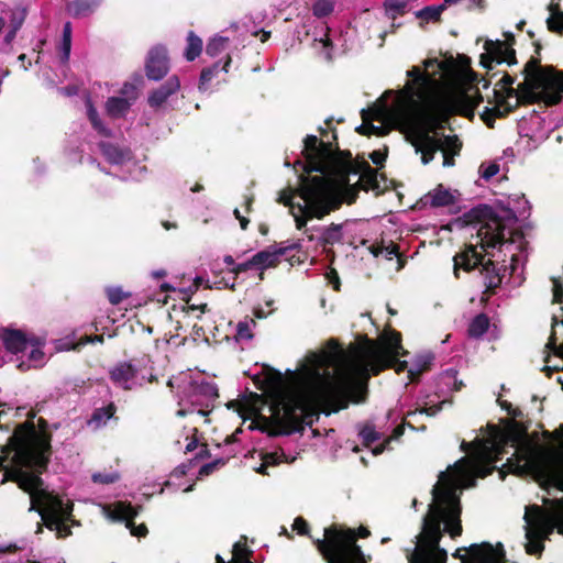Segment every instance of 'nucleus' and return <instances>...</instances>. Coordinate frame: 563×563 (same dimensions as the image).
<instances>
[{"label": "nucleus", "instance_id": "nucleus-1", "mask_svg": "<svg viewBox=\"0 0 563 563\" xmlns=\"http://www.w3.org/2000/svg\"><path fill=\"white\" fill-rule=\"evenodd\" d=\"M407 77L410 81L405 85L401 93L415 107V115L406 141L420 154L421 163L428 165L442 147L437 131L443 129V124L455 113L473 115L484 99L477 89L475 97L467 92H462L456 99L443 96L441 84L434 75L424 74L417 67L407 70Z\"/></svg>", "mask_w": 563, "mask_h": 563}, {"label": "nucleus", "instance_id": "nucleus-2", "mask_svg": "<svg viewBox=\"0 0 563 563\" xmlns=\"http://www.w3.org/2000/svg\"><path fill=\"white\" fill-rule=\"evenodd\" d=\"M367 389L352 375H321L316 371L311 377L283 394L280 402L273 407V418L279 430L275 435L302 432L305 426L318 421L320 412L325 416L346 409L351 402H364Z\"/></svg>", "mask_w": 563, "mask_h": 563}, {"label": "nucleus", "instance_id": "nucleus-3", "mask_svg": "<svg viewBox=\"0 0 563 563\" xmlns=\"http://www.w3.org/2000/svg\"><path fill=\"white\" fill-rule=\"evenodd\" d=\"M331 144L309 134L303 140L302 155L305 163L296 164L302 167L303 174L298 177L297 194L302 203H297L292 217L296 228H306L309 220H321L339 210L343 199L335 184L324 174L328 169L327 159L331 155Z\"/></svg>", "mask_w": 563, "mask_h": 563}, {"label": "nucleus", "instance_id": "nucleus-4", "mask_svg": "<svg viewBox=\"0 0 563 563\" xmlns=\"http://www.w3.org/2000/svg\"><path fill=\"white\" fill-rule=\"evenodd\" d=\"M431 493L433 499L422 518L416 547L407 554L409 563H446L448 552L440 547L443 533L455 539L463 532L461 500L446 472L440 473Z\"/></svg>", "mask_w": 563, "mask_h": 563}, {"label": "nucleus", "instance_id": "nucleus-5", "mask_svg": "<svg viewBox=\"0 0 563 563\" xmlns=\"http://www.w3.org/2000/svg\"><path fill=\"white\" fill-rule=\"evenodd\" d=\"M369 534L368 528L363 526L351 529L332 525L324 529V538L317 540L316 545L327 563H367L369 558L365 556L356 541Z\"/></svg>", "mask_w": 563, "mask_h": 563}, {"label": "nucleus", "instance_id": "nucleus-6", "mask_svg": "<svg viewBox=\"0 0 563 563\" xmlns=\"http://www.w3.org/2000/svg\"><path fill=\"white\" fill-rule=\"evenodd\" d=\"M13 451L14 464L27 470L23 472L18 486L24 493L30 494L32 504L33 496L35 497L41 490H45L43 488L44 481L41 475L48 468L53 449L48 445L47 439H45L35 446L29 445Z\"/></svg>", "mask_w": 563, "mask_h": 563}, {"label": "nucleus", "instance_id": "nucleus-7", "mask_svg": "<svg viewBox=\"0 0 563 563\" xmlns=\"http://www.w3.org/2000/svg\"><path fill=\"white\" fill-rule=\"evenodd\" d=\"M541 60L540 57L529 58L521 74L539 98L538 103L559 104L563 99V70L552 65L542 66Z\"/></svg>", "mask_w": 563, "mask_h": 563}, {"label": "nucleus", "instance_id": "nucleus-8", "mask_svg": "<svg viewBox=\"0 0 563 563\" xmlns=\"http://www.w3.org/2000/svg\"><path fill=\"white\" fill-rule=\"evenodd\" d=\"M477 251V245L467 244L456 253L453 257V273L455 278H460V271L472 272L477 268L479 265L481 274L484 277L485 291L484 294L492 296L496 294L497 288L500 287L503 282V275L500 274V268L497 267V264L487 260L484 262L485 254Z\"/></svg>", "mask_w": 563, "mask_h": 563}, {"label": "nucleus", "instance_id": "nucleus-9", "mask_svg": "<svg viewBox=\"0 0 563 563\" xmlns=\"http://www.w3.org/2000/svg\"><path fill=\"white\" fill-rule=\"evenodd\" d=\"M362 341V343L350 345L352 369L354 364H358V362H376L390 355L408 354L401 344V333L396 330L384 332L377 340L364 335Z\"/></svg>", "mask_w": 563, "mask_h": 563}, {"label": "nucleus", "instance_id": "nucleus-10", "mask_svg": "<svg viewBox=\"0 0 563 563\" xmlns=\"http://www.w3.org/2000/svg\"><path fill=\"white\" fill-rule=\"evenodd\" d=\"M462 219L467 225L481 224L477 230V238L483 251L507 242L505 223L490 206L478 205L465 212Z\"/></svg>", "mask_w": 563, "mask_h": 563}, {"label": "nucleus", "instance_id": "nucleus-11", "mask_svg": "<svg viewBox=\"0 0 563 563\" xmlns=\"http://www.w3.org/2000/svg\"><path fill=\"white\" fill-rule=\"evenodd\" d=\"M331 155L327 159L328 169L324 174L335 184L340 191L343 203L352 205L358 197V191L362 190L357 184H349L350 174H358V170L354 168L351 153L349 151L341 152L338 143L333 145L331 142Z\"/></svg>", "mask_w": 563, "mask_h": 563}, {"label": "nucleus", "instance_id": "nucleus-12", "mask_svg": "<svg viewBox=\"0 0 563 563\" xmlns=\"http://www.w3.org/2000/svg\"><path fill=\"white\" fill-rule=\"evenodd\" d=\"M523 519L527 522L526 552L529 555L541 556L544 550V539L553 531L552 518L541 506L532 505L526 508Z\"/></svg>", "mask_w": 563, "mask_h": 563}, {"label": "nucleus", "instance_id": "nucleus-13", "mask_svg": "<svg viewBox=\"0 0 563 563\" xmlns=\"http://www.w3.org/2000/svg\"><path fill=\"white\" fill-rule=\"evenodd\" d=\"M35 413L30 411L27 420L18 424L14 432L9 438L8 448L11 450H20L24 446H35L47 439L48 445L52 446V433L47 430L48 423L44 418L38 419V430H36L33 419Z\"/></svg>", "mask_w": 563, "mask_h": 563}, {"label": "nucleus", "instance_id": "nucleus-14", "mask_svg": "<svg viewBox=\"0 0 563 563\" xmlns=\"http://www.w3.org/2000/svg\"><path fill=\"white\" fill-rule=\"evenodd\" d=\"M453 558L461 563H506V551L503 543L493 545L489 542L473 543L455 550Z\"/></svg>", "mask_w": 563, "mask_h": 563}, {"label": "nucleus", "instance_id": "nucleus-15", "mask_svg": "<svg viewBox=\"0 0 563 563\" xmlns=\"http://www.w3.org/2000/svg\"><path fill=\"white\" fill-rule=\"evenodd\" d=\"M29 511H36L43 522L45 519L54 517H73V504H65L64 500L58 496L48 490H41L37 496H33V503L30 505Z\"/></svg>", "mask_w": 563, "mask_h": 563}, {"label": "nucleus", "instance_id": "nucleus-16", "mask_svg": "<svg viewBox=\"0 0 563 563\" xmlns=\"http://www.w3.org/2000/svg\"><path fill=\"white\" fill-rule=\"evenodd\" d=\"M399 356L400 355H390L376 362H358V364H354L352 372L354 375L363 379V382L358 383L363 384L367 388L366 382L372 375L377 376L385 369L389 368H394L398 374L406 371L408 363L407 361H400Z\"/></svg>", "mask_w": 563, "mask_h": 563}, {"label": "nucleus", "instance_id": "nucleus-17", "mask_svg": "<svg viewBox=\"0 0 563 563\" xmlns=\"http://www.w3.org/2000/svg\"><path fill=\"white\" fill-rule=\"evenodd\" d=\"M505 42L500 40H487L484 44L485 53L481 55L479 64L487 70L494 68V64L500 65L506 63L508 66L518 63L516 49L506 47Z\"/></svg>", "mask_w": 563, "mask_h": 563}, {"label": "nucleus", "instance_id": "nucleus-18", "mask_svg": "<svg viewBox=\"0 0 563 563\" xmlns=\"http://www.w3.org/2000/svg\"><path fill=\"white\" fill-rule=\"evenodd\" d=\"M137 515V509L128 501H117L109 514L112 520L124 521L132 536L141 538L145 537L148 530L145 523L135 525L134 519Z\"/></svg>", "mask_w": 563, "mask_h": 563}, {"label": "nucleus", "instance_id": "nucleus-19", "mask_svg": "<svg viewBox=\"0 0 563 563\" xmlns=\"http://www.w3.org/2000/svg\"><path fill=\"white\" fill-rule=\"evenodd\" d=\"M169 71V59L164 46L153 47L146 57L145 74L150 80L158 81Z\"/></svg>", "mask_w": 563, "mask_h": 563}, {"label": "nucleus", "instance_id": "nucleus-20", "mask_svg": "<svg viewBox=\"0 0 563 563\" xmlns=\"http://www.w3.org/2000/svg\"><path fill=\"white\" fill-rule=\"evenodd\" d=\"M299 244L291 243L286 246H279L277 244L269 245L263 251L254 254L257 269L264 271L266 268H273L279 265L280 257L287 256L291 251L297 250Z\"/></svg>", "mask_w": 563, "mask_h": 563}, {"label": "nucleus", "instance_id": "nucleus-21", "mask_svg": "<svg viewBox=\"0 0 563 563\" xmlns=\"http://www.w3.org/2000/svg\"><path fill=\"white\" fill-rule=\"evenodd\" d=\"M137 373L139 368L132 361H121L110 368L109 378L115 386L131 390Z\"/></svg>", "mask_w": 563, "mask_h": 563}, {"label": "nucleus", "instance_id": "nucleus-22", "mask_svg": "<svg viewBox=\"0 0 563 563\" xmlns=\"http://www.w3.org/2000/svg\"><path fill=\"white\" fill-rule=\"evenodd\" d=\"M0 339L3 346L10 353L18 354L23 352L29 344L37 345V338H27L22 330L3 328L0 330Z\"/></svg>", "mask_w": 563, "mask_h": 563}, {"label": "nucleus", "instance_id": "nucleus-23", "mask_svg": "<svg viewBox=\"0 0 563 563\" xmlns=\"http://www.w3.org/2000/svg\"><path fill=\"white\" fill-rule=\"evenodd\" d=\"M456 62L459 63L456 81L464 82L470 87L467 89L462 90L459 95L451 97L456 99L461 96L462 92H467L470 96L475 97L476 89H479L477 87H473V84L478 81V75L471 67V58L464 54H459L456 57ZM479 95L482 96V93Z\"/></svg>", "mask_w": 563, "mask_h": 563}, {"label": "nucleus", "instance_id": "nucleus-24", "mask_svg": "<svg viewBox=\"0 0 563 563\" xmlns=\"http://www.w3.org/2000/svg\"><path fill=\"white\" fill-rule=\"evenodd\" d=\"M423 68L416 66L419 68L422 73L434 75V77L441 81L437 75L438 73H429L428 69L437 66L439 70H441L449 79L456 81L457 70H459V63L456 62V58H454L452 55L446 56L443 60H439L438 58H427L422 62ZM412 66L411 68H413ZM442 85V82H440ZM441 93L443 96H448L441 90Z\"/></svg>", "mask_w": 563, "mask_h": 563}, {"label": "nucleus", "instance_id": "nucleus-25", "mask_svg": "<svg viewBox=\"0 0 563 563\" xmlns=\"http://www.w3.org/2000/svg\"><path fill=\"white\" fill-rule=\"evenodd\" d=\"M180 89V81L176 75L170 76L163 85L154 89L147 98V103L153 109L161 108L167 99Z\"/></svg>", "mask_w": 563, "mask_h": 563}, {"label": "nucleus", "instance_id": "nucleus-26", "mask_svg": "<svg viewBox=\"0 0 563 563\" xmlns=\"http://www.w3.org/2000/svg\"><path fill=\"white\" fill-rule=\"evenodd\" d=\"M354 168L358 170V174H361L360 180L356 184L362 190L368 191L379 189L377 170L371 167L366 161L354 165Z\"/></svg>", "mask_w": 563, "mask_h": 563}, {"label": "nucleus", "instance_id": "nucleus-27", "mask_svg": "<svg viewBox=\"0 0 563 563\" xmlns=\"http://www.w3.org/2000/svg\"><path fill=\"white\" fill-rule=\"evenodd\" d=\"M232 63V58L230 55H227L223 65L221 66L220 62H216L213 65L209 67H205L200 73L199 78V89L207 90L209 82L218 76V74L222 70L224 73L229 71L230 65Z\"/></svg>", "mask_w": 563, "mask_h": 563}, {"label": "nucleus", "instance_id": "nucleus-28", "mask_svg": "<svg viewBox=\"0 0 563 563\" xmlns=\"http://www.w3.org/2000/svg\"><path fill=\"white\" fill-rule=\"evenodd\" d=\"M520 90L521 93L518 96V98H516L515 102L500 99V104H507L512 109V112H515L521 106H531L538 103L539 98L534 91L528 87V82L525 80L520 82Z\"/></svg>", "mask_w": 563, "mask_h": 563}, {"label": "nucleus", "instance_id": "nucleus-29", "mask_svg": "<svg viewBox=\"0 0 563 563\" xmlns=\"http://www.w3.org/2000/svg\"><path fill=\"white\" fill-rule=\"evenodd\" d=\"M101 0H73L67 3V12L78 19L89 15L99 5Z\"/></svg>", "mask_w": 563, "mask_h": 563}, {"label": "nucleus", "instance_id": "nucleus-30", "mask_svg": "<svg viewBox=\"0 0 563 563\" xmlns=\"http://www.w3.org/2000/svg\"><path fill=\"white\" fill-rule=\"evenodd\" d=\"M361 117H362L363 123L355 129V131L358 134L365 135V136H369V135L385 136L389 133L388 128L382 126V125L377 126L371 122L369 110L363 109L361 111Z\"/></svg>", "mask_w": 563, "mask_h": 563}, {"label": "nucleus", "instance_id": "nucleus-31", "mask_svg": "<svg viewBox=\"0 0 563 563\" xmlns=\"http://www.w3.org/2000/svg\"><path fill=\"white\" fill-rule=\"evenodd\" d=\"M117 406L114 402H109L106 407L96 408L89 419L88 423L93 424L96 428L102 427L107 423L108 420L114 419L118 421V417H115Z\"/></svg>", "mask_w": 563, "mask_h": 563}, {"label": "nucleus", "instance_id": "nucleus-32", "mask_svg": "<svg viewBox=\"0 0 563 563\" xmlns=\"http://www.w3.org/2000/svg\"><path fill=\"white\" fill-rule=\"evenodd\" d=\"M490 320L486 313H478L468 324L467 334L472 339L482 338L489 329Z\"/></svg>", "mask_w": 563, "mask_h": 563}, {"label": "nucleus", "instance_id": "nucleus-33", "mask_svg": "<svg viewBox=\"0 0 563 563\" xmlns=\"http://www.w3.org/2000/svg\"><path fill=\"white\" fill-rule=\"evenodd\" d=\"M443 5H427L415 12L417 19H419L420 26H423L424 23H441L442 22V13Z\"/></svg>", "mask_w": 563, "mask_h": 563}, {"label": "nucleus", "instance_id": "nucleus-34", "mask_svg": "<svg viewBox=\"0 0 563 563\" xmlns=\"http://www.w3.org/2000/svg\"><path fill=\"white\" fill-rule=\"evenodd\" d=\"M131 101L122 97H110L106 102V109L110 117L120 118L131 108Z\"/></svg>", "mask_w": 563, "mask_h": 563}, {"label": "nucleus", "instance_id": "nucleus-35", "mask_svg": "<svg viewBox=\"0 0 563 563\" xmlns=\"http://www.w3.org/2000/svg\"><path fill=\"white\" fill-rule=\"evenodd\" d=\"M102 155L110 164L119 165L126 159V153L118 145L108 142L99 144Z\"/></svg>", "mask_w": 563, "mask_h": 563}, {"label": "nucleus", "instance_id": "nucleus-36", "mask_svg": "<svg viewBox=\"0 0 563 563\" xmlns=\"http://www.w3.org/2000/svg\"><path fill=\"white\" fill-rule=\"evenodd\" d=\"M69 520L71 518L54 517L48 520L45 519L44 525L48 530L55 531L58 539H65L71 536V529L67 523Z\"/></svg>", "mask_w": 563, "mask_h": 563}, {"label": "nucleus", "instance_id": "nucleus-37", "mask_svg": "<svg viewBox=\"0 0 563 563\" xmlns=\"http://www.w3.org/2000/svg\"><path fill=\"white\" fill-rule=\"evenodd\" d=\"M412 0H385L384 9L388 19L395 21L407 12V7Z\"/></svg>", "mask_w": 563, "mask_h": 563}, {"label": "nucleus", "instance_id": "nucleus-38", "mask_svg": "<svg viewBox=\"0 0 563 563\" xmlns=\"http://www.w3.org/2000/svg\"><path fill=\"white\" fill-rule=\"evenodd\" d=\"M342 240V224L331 223L322 230L319 243L322 246L333 245Z\"/></svg>", "mask_w": 563, "mask_h": 563}, {"label": "nucleus", "instance_id": "nucleus-39", "mask_svg": "<svg viewBox=\"0 0 563 563\" xmlns=\"http://www.w3.org/2000/svg\"><path fill=\"white\" fill-rule=\"evenodd\" d=\"M202 52V40L195 34L194 31H189L187 35V47L184 56L188 62L195 60Z\"/></svg>", "mask_w": 563, "mask_h": 563}, {"label": "nucleus", "instance_id": "nucleus-40", "mask_svg": "<svg viewBox=\"0 0 563 563\" xmlns=\"http://www.w3.org/2000/svg\"><path fill=\"white\" fill-rule=\"evenodd\" d=\"M430 198L432 207H446L454 203L453 195L441 184L430 194Z\"/></svg>", "mask_w": 563, "mask_h": 563}, {"label": "nucleus", "instance_id": "nucleus-41", "mask_svg": "<svg viewBox=\"0 0 563 563\" xmlns=\"http://www.w3.org/2000/svg\"><path fill=\"white\" fill-rule=\"evenodd\" d=\"M441 140L442 147L439 151L446 152L448 154H453L455 156L461 154L463 143L456 134L443 135Z\"/></svg>", "mask_w": 563, "mask_h": 563}, {"label": "nucleus", "instance_id": "nucleus-42", "mask_svg": "<svg viewBox=\"0 0 563 563\" xmlns=\"http://www.w3.org/2000/svg\"><path fill=\"white\" fill-rule=\"evenodd\" d=\"M233 558L231 560V563H253L251 561V556L253 554V551L247 548L246 544L236 542L233 545Z\"/></svg>", "mask_w": 563, "mask_h": 563}, {"label": "nucleus", "instance_id": "nucleus-43", "mask_svg": "<svg viewBox=\"0 0 563 563\" xmlns=\"http://www.w3.org/2000/svg\"><path fill=\"white\" fill-rule=\"evenodd\" d=\"M358 435L362 439L363 445L366 448H369L374 442L380 439V433L377 432L374 426L369 423L364 424L360 429Z\"/></svg>", "mask_w": 563, "mask_h": 563}, {"label": "nucleus", "instance_id": "nucleus-44", "mask_svg": "<svg viewBox=\"0 0 563 563\" xmlns=\"http://www.w3.org/2000/svg\"><path fill=\"white\" fill-rule=\"evenodd\" d=\"M229 43L228 37L219 36L210 40L206 46V53L210 57H216L222 53Z\"/></svg>", "mask_w": 563, "mask_h": 563}, {"label": "nucleus", "instance_id": "nucleus-45", "mask_svg": "<svg viewBox=\"0 0 563 563\" xmlns=\"http://www.w3.org/2000/svg\"><path fill=\"white\" fill-rule=\"evenodd\" d=\"M71 47V24L70 22H66L63 29V45H62V63H67L70 55Z\"/></svg>", "mask_w": 563, "mask_h": 563}, {"label": "nucleus", "instance_id": "nucleus-46", "mask_svg": "<svg viewBox=\"0 0 563 563\" xmlns=\"http://www.w3.org/2000/svg\"><path fill=\"white\" fill-rule=\"evenodd\" d=\"M335 0H317L312 5L313 15L317 18H325L334 10Z\"/></svg>", "mask_w": 563, "mask_h": 563}, {"label": "nucleus", "instance_id": "nucleus-47", "mask_svg": "<svg viewBox=\"0 0 563 563\" xmlns=\"http://www.w3.org/2000/svg\"><path fill=\"white\" fill-rule=\"evenodd\" d=\"M404 432H405L404 424L397 426L393 430V434L389 438L385 439L380 444H378L372 449V453L374 455H380L389 446L391 440L399 439L404 434Z\"/></svg>", "mask_w": 563, "mask_h": 563}, {"label": "nucleus", "instance_id": "nucleus-48", "mask_svg": "<svg viewBox=\"0 0 563 563\" xmlns=\"http://www.w3.org/2000/svg\"><path fill=\"white\" fill-rule=\"evenodd\" d=\"M295 196H298L297 188L289 189V190H283V191H280L277 201L279 203L284 205L285 207H288L290 213H294V210L297 209V203H298V202H294Z\"/></svg>", "mask_w": 563, "mask_h": 563}, {"label": "nucleus", "instance_id": "nucleus-49", "mask_svg": "<svg viewBox=\"0 0 563 563\" xmlns=\"http://www.w3.org/2000/svg\"><path fill=\"white\" fill-rule=\"evenodd\" d=\"M129 296L130 294L124 292L121 287H109L107 289L108 300L113 306L121 303Z\"/></svg>", "mask_w": 563, "mask_h": 563}, {"label": "nucleus", "instance_id": "nucleus-50", "mask_svg": "<svg viewBox=\"0 0 563 563\" xmlns=\"http://www.w3.org/2000/svg\"><path fill=\"white\" fill-rule=\"evenodd\" d=\"M228 461H229V457H227V459H224V457L216 459L214 461L202 465L200 467V470H199V475L200 476H209L216 470L224 466L228 463Z\"/></svg>", "mask_w": 563, "mask_h": 563}, {"label": "nucleus", "instance_id": "nucleus-51", "mask_svg": "<svg viewBox=\"0 0 563 563\" xmlns=\"http://www.w3.org/2000/svg\"><path fill=\"white\" fill-rule=\"evenodd\" d=\"M548 481L552 486L563 492V466L550 470Z\"/></svg>", "mask_w": 563, "mask_h": 563}, {"label": "nucleus", "instance_id": "nucleus-52", "mask_svg": "<svg viewBox=\"0 0 563 563\" xmlns=\"http://www.w3.org/2000/svg\"><path fill=\"white\" fill-rule=\"evenodd\" d=\"M88 118L95 130H97L99 133L106 136L109 135V132L102 124L97 110L92 106H90V108L88 109Z\"/></svg>", "mask_w": 563, "mask_h": 563}, {"label": "nucleus", "instance_id": "nucleus-53", "mask_svg": "<svg viewBox=\"0 0 563 563\" xmlns=\"http://www.w3.org/2000/svg\"><path fill=\"white\" fill-rule=\"evenodd\" d=\"M520 93H521V90H520V84H519L517 88H514L512 86L505 87L504 92H501L497 89H494V99H504V100L509 101V99H511V98H518V96H520Z\"/></svg>", "mask_w": 563, "mask_h": 563}, {"label": "nucleus", "instance_id": "nucleus-54", "mask_svg": "<svg viewBox=\"0 0 563 563\" xmlns=\"http://www.w3.org/2000/svg\"><path fill=\"white\" fill-rule=\"evenodd\" d=\"M547 29L551 32V33H555L560 36L563 35V15L561 16H549L547 19Z\"/></svg>", "mask_w": 563, "mask_h": 563}, {"label": "nucleus", "instance_id": "nucleus-55", "mask_svg": "<svg viewBox=\"0 0 563 563\" xmlns=\"http://www.w3.org/2000/svg\"><path fill=\"white\" fill-rule=\"evenodd\" d=\"M26 18L25 9H16L11 12L10 26L14 30H20Z\"/></svg>", "mask_w": 563, "mask_h": 563}, {"label": "nucleus", "instance_id": "nucleus-56", "mask_svg": "<svg viewBox=\"0 0 563 563\" xmlns=\"http://www.w3.org/2000/svg\"><path fill=\"white\" fill-rule=\"evenodd\" d=\"M432 357H426L423 362L419 365L418 369L410 368L408 369V377L410 382L415 383L419 380L420 375L430 369Z\"/></svg>", "mask_w": 563, "mask_h": 563}, {"label": "nucleus", "instance_id": "nucleus-57", "mask_svg": "<svg viewBox=\"0 0 563 563\" xmlns=\"http://www.w3.org/2000/svg\"><path fill=\"white\" fill-rule=\"evenodd\" d=\"M250 269H257L254 256H252L244 263L236 264L234 267L230 269V272L238 276L239 274L247 272Z\"/></svg>", "mask_w": 563, "mask_h": 563}, {"label": "nucleus", "instance_id": "nucleus-58", "mask_svg": "<svg viewBox=\"0 0 563 563\" xmlns=\"http://www.w3.org/2000/svg\"><path fill=\"white\" fill-rule=\"evenodd\" d=\"M553 285V301L556 303L563 302V283L560 277L551 278Z\"/></svg>", "mask_w": 563, "mask_h": 563}, {"label": "nucleus", "instance_id": "nucleus-59", "mask_svg": "<svg viewBox=\"0 0 563 563\" xmlns=\"http://www.w3.org/2000/svg\"><path fill=\"white\" fill-rule=\"evenodd\" d=\"M24 467H21L19 465H16V467H13V468H5L4 470V481H10V482H13V483H19L20 478L22 477L23 475V470Z\"/></svg>", "mask_w": 563, "mask_h": 563}, {"label": "nucleus", "instance_id": "nucleus-60", "mask_svg": "<svg viewBox=\"0 0 563 563\" xmlns=\"http://www.w3.org/2000/svg\"><path fill=\"white\" fill-rule=\"evenodd\" d=\"M92 481L99 484H113L119 481V475L115 473H96L92 475Z\"/></svg>", "mask_w": 563, "mask_h": 563}, {"label": "nucleus", "instance_id": "nucleus-61", "mask_svg": "<svg viewBox=\"0 0 563 563\" xmlns=\"http://www.w3.org/2000/svg\"><path fill=\"white\" fill-rule=\"evenodd\" d=\"M387 154H388V148L385 147L383 151L380 150H377V151H373L371 154H369V158L371 161L378 167H383L384 166V163L386 162V158H387Z\"/></svg>", "mask_w": 563, "mask_h": 563}, {"label": "nucleus", "instance_id": "nucleus-62", "mask_svg": "<svg viewBox=\"0 0 563 563\" xmlns=\"http://www.w3.org/2000/svg\"><path fill=\"white\" fill-rule=\"evenodd\" d=\"M236 336L241 340H250L253 338V333L250 329V324L246 321L239 322L236 325Z\"/></svg>", "mask_w": 563, "mask_h": 563}, {"label": "nucleus", "instance_id": "nucleus-63", "mask_svg": "<svg viewBox=\"0 0 563 563\" xmlns=\"http://www.w3.org/2000/svg\"><path fill=\"white\" fill-rule=\"evenodd\" d=\"M292 529L299 536H307L309 533V523L302 517H297L294 521Z\"/></svg>", "mask_w": 563, "mask_h": 563}, {"label": "nucleus", "instance_id": "nucleus-64", "mask_svg": "<svg viewBox=\"0 0 563 563\" xmlns=\"http://www.w3.org/2000/svg\"><path fill=\"white\" fill-rule=\"evenodd\" d=\"M121 95L126 96L129 100H135L137 97L136 86L130 82H125L120 90Z\"/></svg>", "mask_w": 563, "mask_h": 563}]
</instances>
